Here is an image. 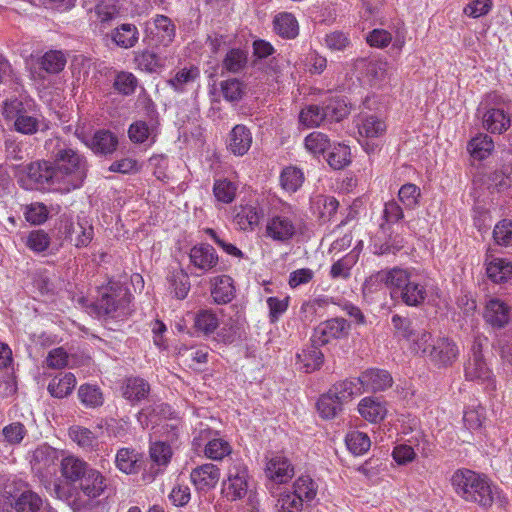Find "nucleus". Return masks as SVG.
Segmentation results:
<instances>
[{
  "label": "nucleus",
  "mask_w": 512,
  "mask_h": 512,
  "mask_svg": "<svg viewBox=\"0 0 512 512\" xmlns=\"http://www.w3.org/2000/svg\"><path fill=\"white\" fill-rule=\"evenodd\" d=\"M44 147L62 180V192L80 188L88 171L86 157L59 137L48 139Z\"/></svg>",
  "instance_id": "obj_1"
},
{
  "label": "nucleus",
  "mask_w": 512,
  "mask_h": 512,
  "mask_svg": "<svg viewBox=\"0 0 512 512\" xmlns=\"http://www.w3.org/2000/svg\"><path fill=\"white\" fill-rule=\"evenodd\" d=\"M370 279L384 283L394 295H399L407 306L419 307L427 298L425 279L413 271L394 267L389 270H381Z\"/></svg>",
  "instance_id": "obj_2"
},
{
  "label": "nucleus",
  "mask_w": 512,
  "mask_h": 512,
  "mask_svg": "<svg viewBox=\"0 0 512 512\" xmlns=\"http://www.w3.org/2000/svg\"><path fill=\"white\" fill-rule=\"evenodd\" d=\"M450 481L455 494L465 502L485 510L492 507L495 492L491 480L485 474L461 468L454 471Z\"/></svg>",
  "instance_id": "obj_3"
},
{
  "label": "nucleus",
  "mask_w": 512,
  "mask_h": 512,
  "mask_svg": "<svg viewBox=\"0 0 512 512\" xmlns=\"http://www.w3.org/2000/svg\"><path fill=\"white\" fill-rule=\"evenodd\" d=\"M132 295L129 289L119 281H109L99 288L97 300L93 304L99 318L124 319L131 313Z\"/></svg>",
  "instance_id": "obj_4"
},
{
  "label": "nucleus",
  "mask_w": 512,
  "mask_h": 512,
  "mask_svg": "<svg viewBox=\"0 0 512 512\" xmlns=\"http://www.w3.org/2000/svg\"><path fill=\"white\" fill-rule=\"evenodd\" d=\"M25 177L20 178L21 186L27 190H55L62 192V180L54 162L39 160L24 167Z\"/></svg>",
  "instance_id": "obj_5"
},
{
  "label": "nucleus",
  "mask_w": 512,
  "mask_h": 512,
  "mask_svg": "<svg viewBox=\"0 0 512 512\" xmlns=\"http://www.w3.org/2000/svg\"><path fill=\"white\" fill-rule=\"evenodd\" d=\"M6 493L12 497L15 512H39L43 506L42 498L20 479L7 483Z\"/></svg>",
  "instance_id": "obj_6"
},
{
  "label": "nucleus",
  "mask_w": 512,
  "mask_h": 512,
  "mask_svg": "<svg viewBox=\"0 0 512 512\" xmlns=\"http://www.w3.org/2000/svg\"><path fill=\"white\" fill-rule=\"evenodd\" d=\"M176 37V25L166 15L157 14L146 23V40L152 48L168 47Z\"/></svg>",
  "instance_id": "obj_7"
},
{
  "label": "nucleus",
  "mask_w": 512,
  "mask_h": 512,
  "mask_svg": "<svg viewBox=\"0 0 512 512\" xmlns=\"http://www.w3.org/2000/svg\"><path fill=\"white\" fill-rule=\"evenodd\" d=\"M249 489V474L245 464L233 463L228 471L227 477L222 483V492L229 501H236L244 498Z\"/></svg>",
  "instance_id": "obj_8"
},
{
  "label": "nucleus",
  "mask_w": 512,
  "mask_h": 512,
  "mask_svg": "<svg viewBox=\"0 0 512 512\" xmlns=\"http://www.w3.org/2000/svg\"><path fill=\"white\" fill-rule=\"evenodd\" d=\"M350 325L344 318H332L320 323L312 335L311 341L319 346L328 344L333 339L348 335Z\"/></svg>",
  "instance_id": "obj_9"
},
{
  "label": "nucleus",
  "mask_w": 512,
  "mask_h": 512,
  "mask_svg": "<svg viewBox=\"0 0 512 512\" xmlns=\"http://www.w3.org/2000/svg\"><path fill=\"white\" fill-rule=\"evenodd\" d=\"M459 356L456 343L448 337H439L432 341L428 358L438 368L452 366Z\"/></svg>",
  "instance_id": "obj_10"
},
{
  "label": "nucleus",
  "mask_w": 512,
  "mask_h": 512,
  "mask_svg": "<svg viewBox=\"0 0 512 512\" xmlns=\"http://www.w3.org/2000/svg\"><path fill=\"white\" fill-rule=\"evenodd\" d=\"M220 469L212 463H206L195 467L190 478L198 491L207 492L216 487L220 480Z\"/></svg>",
  "instance_id": "obj_11"
},
{
  "label": "nucleus",
  "mask_w": 512,
  "mask_h": 512,
  "mask_svg": "<svg viewBox=\"0 0 512 512\" xmlns=\"http://www.w3.org/2000/svg\"><path fill=\"white\" fill-rule=\"evenodd\" d=\"M58 460V451L47 445H41L36 448L32 458V468L41 477H46L55 472L56 462Z\"/></svg>",
  "instance_id": "obj_12"
},
{
  "label": "nucleus",
  "mask_w": 512,
  "mask_h": 512,
  "mask_svg": "<svg viewBox=\"0 0 512 512\" xmlns=\"http://www.w3.org/2000/svg\"><path fill=\"white\" fill-rule=\"evenodd\" d=\"M296 232L292 220L284 215L270 217L266 224V236L278 242L289 241Z\"/></svg>",
  "instance_id": "obj_13"
},
{
  "label": "nucleus",
  "mask_w": 512,
  "mask_h": 512,
  "mask_svg": "<svg viewBox=\"0 0 512 512\" xmlns=\"http://www.w3.org/2000/svg\"><path fill=\"white\" fill-rule=\"evenodd\" d=\"M364 392L384 391L392 386L393 379L390 373L381 369H369L359 376Z\"/></svg>",
  "instance_id": "obj_14"
},
{
  "label": "nucleus",
  "mask_w": 512,
  "mask_h": 512,
  "mask_svg": "<svg viewBox=\"0 0 512 512\" xmlns=\"http://www.w3.org/2000/svg\"><path fill=\"white\" fill-rule=\"evenodd\" d=\"M252 140L250 129L243 124H237L228 135L227 149L235 156H243L251 148Z\"/></svg>",
  "instance_id": "obj_15"
},
{
  "label": "nucleus",
  "mask_w": 512,
  "mask_h": 512,
  "mask_svg": "<svg viewBox=\"0 0 512 512\" xmlns=\"http://www.w3.org/2000/svg\"><path fill=\"white\" fill-rule=\"evenodd\" d=\"M189 258L193 266L203 272L212 270L218 264V255L209 244H199L192 247Z\"/></svg>",
  "instance_id": "obj_16"
},
{
  "label": "nucleus",
  "mask_w": 512,
  "mask_h": 512,
  "mask_svg": "<svg viewBox=\"0 0 512 512\" xmlns=\"http://www.w3.org/2000/svg\"><path fill=\"white\" fill-rule=\"evenodd\" d=\"M465 378L469 381L487 383L492 390L496 388L492 371L487 366L484 358H479V356L469 358L465 365Z\"/></svg>",
  "instance_id": "obj_17"
},
{
  "label": "nucleus",
  "mask_w": 512,
  "mask_h": 512,
  "mask_svg": "<svg viewBox=\"0 0 512 512\" xmlns=\"http://www.w3.org/2000/svg\"><path fill=\"white\" fill-rule=\"evenodd\" d=\"M510 306L498 298L490 299L485 307V321L494 328L505 327L510 319Z\"/></svg>",
  "instance_id": "obj_18"
},
{
  "label": "nucleus",
  "mask_w": 512,
  "mask_h": 512,
  "mask_svg": "<svg viewBox=\"0 0 512 512\" xmlns=\"http://www.w3.org/2000/svg\"><path fill=\"white\" fill-rule=\"evenodd\" d=\"M324 362V355L319 349V345L312 344L302 349L296 355L295 365L298 370L305 373H312L322 366Z\"/></svg>",
  "instance_id": "obj_19"
},
{
  "label": "nucleus",
  "mask_w": 512,
  "mask_h": 512,
  "mask_svg": "<svg viewBox=\"0 0 512 512\" xmlns=\"http://www.w3.org/2000/svg\"><path fill=\"white\" fill-rule=\"evenodd\" d=\"M355 68L360 71L370 85H377L386 77L387 63L380 60L359 58L355 62Z\"/></svg>",
  "instance_id": "obj_20"
},
{
  "label": "nucleus",
  "mask_w": 512,
  "mask_h": 512,
  "mask_svg": "<svg viewBox=\"0 0 512 512\" xmlns=\"http://www.w3.org/2000/svg\"><path fill=\"white\" fill-rule=\"evenodd\" d=\"M139 35L138 28L131 23H122L108 34L111 41L123 49L133 48L138 43Z\"/></svg>",
  "instance_id": "obj_21"
},
{
  "label": "nucleus",
  "mask_w": 512,
  "mask_h": 512,
  "mask_svg": "<svg viewBox=\"0 0 512 512\" xmlns=\"http://www.w3.org/2000/svg\"><path fill=\"white\" fill-rule=\"evenodd\" d=\"M266 474L276 483H286L293 477L294 468L287 458L276 455L267 463Z\"/></svg>",
  "instance_id": "obj_22"
},
{
  "label": "nucleus",
  "mask_w": 512,
  "mask_h": 512,
  "mask_svg": "<svg viewBox=\"0 0 512 512\" xmlns=\"http://www.w3.org/2000/svg\"><path fill=\"white\" fill-rule=\"evenodd\" d=\"M115 464L120 471L135 474L142 468V455L133 448H121L117 451Z\"/></svg>",
  "instance_id": "obj_23"
},
{
  "label": "nucleus",
  "mask_w": 512,
  "mask_h": 512,
  "mask_svg": "<svg viewBox=\"0 0 512 512\" xmlns=\"http://www.w3.org/2000/svg\"><path fill=\"white\" fill-rule=\"evenodd\" d=\"M263 216L261 208L252 205L240 206L234 216V222L241 230L252 231L259 225Z\"/></svg>",
  "instance_id": "obj_24"
},
{
  "label": "nucleus",
  "mask_w": 512,
  "mask_h": 512,
  "mask_svg": "<svg viewBox=\"0 0 512 512\" xmlns=\"http://www.w3.org/2000/svg\"><path fill=\"white\" fill-rule=\"evenodd\" d=\"M79 481L82 492L90 498L100 496L106 487L104 476L92 467H89Z\"/></svg>",
  "instance_id": "obj_25"
},
{
  "label": "nucleus",
  "mask_w": 512,
  "mask_h": 512,
  "mask_svg": "<svg viewBox=\"0 0 512 512\" xmlns=\"http://www.w3.org/2000/svg\"><path fill=\"white\" fill-rule=\"evenodd\" d=\"M95 154H112L118 146V138L108 130H99L86 143Z\"/></svg>",
  "instance_id": "obj_26"
},
{
  "label": "nucleus",
  "mask_w": 512,
  "mask_h": 512,
  "mask_svg": "<svg viewBox=\"0 0 512 512\" xmlns=\"http://www.w3.org/2000/svg\"><path fill=\"white\" fill-rule=\"evenodd\" d=\"M89 467L87 462L73 455L64 457L60 462L62 476L71 483L79 481Z\"/></svg>",
  "instance_id": "obj_27"
},
{
  "label": "nucleus",
  "mask_w": 512,
  "mask_h": 512,
  "mask_svg": "<svg viewBox=\"0 0 512 512\" xmlns=\"http://www.w3.org/2000/svg\"><path fill=\"white\" fill-rule=\"evenodd\" d=\"M358 411L365 420L371 423L382 421L387 414L385 405L373 397L363 398L358 404Z\"/></svg>",
  "instance_id": "obj_28"
},
{
  "label": "nucleus",
  "mask_w": 512,
  "mask_h": 512,
  "mask_svg": "<svg viewBox=\"0 0 512 512\" xmlns=\"http://www.w3.org/2000/svg\"><path fill=\"white\" fill-rule=\"evenodd\" d=\"M233 280L227 275L217 276L213 280L211 296L215 303L226 304L234 298Z\"/></svg>",
  "instance_id": "obj_29"
},
{
  "label": "nucleus",
  "mask_w": 512,
  "mask_h": 512,
  "mask_svg": "<svg viewBox=\"0 0 512 512\" xmlns=\"http://www.w3.org/2000/svg\"><path fill=\"white\" fill-rule=\"evenodd\" d=\"M328 392L342 404L350 401L353 396L363 393L359 377L335 383Z\"/></svg>",
  "instance_id": "obj_30"
},
{
  "label": "nucleus",
  "mask_w": 512,
  "mask_h": 512,
  "mask_svg": "<svg viewBox=\"0 0 512 512\" xmlns=\"http://www.w3.org/2000/svg\"><path fill=\"white\" fill-rule=\"evenodd\" d=\"M150 392L149 383L140 377H130L125 381L123 397L130 402H139L145 399Z\"/></svg>",
  "instance_id": "obj_31"
},
{
  "label": "nucleus",
  "mask_w": 512,
  "mask_h": 512,
  "mask_svg": "<svg viewBox=\"0 0 512 512\" xmlns=\"http://www.w3.org/2000/svg\"><path fill=\"white\" fill-rule=\"evenodd\" d=\"M69 436L84 451L92 452L98 450V437L88 428L72 426L69 428Z\"/></svg>",
  "instance_id": "obj_32"
},
{
  "label": "nucleus",
  "mask_w": 512,
  "mask_h": 512,
  "mask_svg": "<svg viewBox=\"0 0 512 512\" xmlns=\"http://www.w3.org/2000/svg\"><path fill=\"white\" fill-rule=\"evenodd\" d=\"M76 385L74 374L68 372L54 377L48 384V391L51 396L56 398H64L68 396Z\"/></svg>",
  "instance_id": "obj_33"
},
{
  "label": "nucleus",
  "mask_w": 512,
  "mask_h": 512,
  "mask_svg": "<svg viewBox=\"0 0 512 512\" xmlns=\"http://www.w3.org/2000/svg\"><path fill=\"white\" fill-rule=\"evenodd\" d=\"M386 128L385 121L376 115L363 116L360 119V123H358L359 134L367 138L382 136Z\"/></svg>",
  "instance_id": "obj_34"
},
{
  "label": "nucleus",
  "mask_w": 512,
  "mask_h": 512,
  "mask_svg": "<svg viewBox=\"0 0 512 512\" xmlns=\"http://www.w3.org/2000/svg\"><path fill=\"white\" fill-rule=\"evenodd\" d=\"M486 274L494 283H504L512 277V264L504 259L495 258L487 264Z\"/></svg>",
  "instance_id": "obj_35"
},
{
  "label": "nucleus",
  "mask_w": 512,
  "mask_h": 512,
  "mask_svg": "<svg viewBox=\"0 0 512 512\" xmlns=\"http://www.w3.org/2000/svg\"><path fill=\"white\" fill-rule=\"evenodd\" d=\"M483 125L491 133H502L510 125V119L503 110L492 108L483 116Z\"/></svg>",
  "instance_id": "obj_36"
},
{
  "label": "nucleus",
  "mask_w": 512,
  "mask_h": 512,
  "mask_svg": "<svg viewBox=\"0 0 512 512\" xmlns=\"http://www.w3.org/2000/svg\"><path fill=\"white\" fill-rule=\"evenodd\" d=\"M494 149L492 138L487 134H479L468 143V151L477 160L487 158Z\"/></svg>",
  "instance_id": "obj_37"
},
{
  "label": "nucleus",
  "mask_w": 512,
  "mask_h": 512,
  "mask_svg": "<svg viewBox=\"0 0 512 512\" xmlns=\"http://www.w3.org/2000/svg\"><path fill=\"white\" fill-rule=\"evenodd\" d=\"M274 29L283 38L293 39L298 35V22L291 13H281L274 19Z\"/></svg>",
  "instance_id": "obj_38"
},
{
  "label": "nucleus",
  "mask_w": 512,
  "mask_h": 512,
  "mask_svg": "<svg viewBox=\"0 0 512 512\" xmlns=\"http://www.w3.org/2000/svg\"><path fill=\"white\" fill-rule=\"evenodd\" d=\"M219 326L217 314L210 309H202L195 314L194 328L204 335L212 334Z\"/></svg>",
  "instance_id": "obj_39"
},
{
  "label": "nucleus",
  "mask_w": 512,
  "mask_h": 512,
  "mask_svg": "<svg viewBox=\"0 0 512 512\" xmlns=\"http://www.w3.org/2000/svg\"><path fill=\"white\" fill-rule=\"evenodd\" d=\"M135 62L139 69L149 73L156 72L164 67V58L149 49L137 52Z\"/></svg>",
  "instance_id": "obj_40"
},
{
  "label": "nucleus",
  "mask_w": 512,
  "mask_h": 512,
  "mask_svg": "<svg viewBox=\"0 0 512 512\" xmlns=\"http://www.w3.org/2000/svg\"><path fill=\"white\" fill-rule=\"evenodd\" d=\"M358 261V254L350 252L332 264L330 276L332 279L346 280L351 276V270Z\"/></svg>",
  "instance_id": "obj_41"
},
{
  "label": "nucleus",
  "mask_w": 512,
  "mask_h": 512,
  "mask_svg": "<svg viewBox=\"0 0 512 512\" xmlns=\"http://www.w3.org/2000/svg\"><path fill=\"white\" fill-rule=\"evenodd\" d=\"M78 397L87 408H96L103 405L104 397L97 385L83 384L78 389Z\"/></svg>",
  "instance_id": "obj_42"
},
{
  "label": "nucleus",
  "mask_w": 512,
  "mask_h": 512,
  "mask_svg": "<svg viewBox=\"0 0 512 512\" xmlns=\"http://www.w3.org/2000/svg\"><path fill=\"white\" fill-rule=\"evenodd\" d=\"M168 282L171 291L177 299H185L190 291V281L188 274L182 270H175L171 272L168 277Z\"/></svg>",
  "instance_id": "obj_43"
},
{
  "label": "nucleus",
  "mask_w": 512,
  "mask_h": 512,
  "mask_svg": "<svg viewBox=\"0 0 512 512\" xmlns=\"http://www.w3.org/2000/svg\"><path fill=\"white\" fill-rule=\"evenodd\" d=\"M322 106L327 122H339L349 114V108L343 99L332 98Z\"/></svg>",
  "instance_id": "obj_44"
},
{
  "label": "nucleus",
  "mask_w": 512,
  "mask_h": 512,
  "mask_svg": "<svg viewBox=\"0 0 512 512\" xmlns=\"http://www.w3.org/2000/svg\"><path fill=\"white\" fill-rule=\"evenodd\" d=\"M138 85V79L131 72L127 71H119L116 73L113 88L117 93L123 96L132 95Z\"/></svg>",
  "instance_id": "obj_45"
},
{
  "label": "nucleus",
  "mask_w": 512,
  "mask_h": 512,
  "mask_svg": "<svg viewBox=\"0 0 512 512\" xmlns=\"http://www.w3.org/2000/svg\"><path fill=\"white\" fill-rule=\"evenodd\" d=\"M313 205L318 210L319 219L322 222H327L335 215L339 202L335 197L319 195L314 200Z\"/></svg>",
  "instance_id": "obj_46"
},
{
  "label": "nucleus",
  "mask_w": 512,
  "mask_h": 512,
  "mask_svg": "<svg viewBox=\"0 0 512 512\" xmlns=\"http://www.w3.org/2000/svg\"><path fill=\"white\" fill-rule=\"evenodd\" d=\"M26 246L35 253H42L49 249L51 237L43 229L32 230L28 233L25 241Z\"/></svg>",
  "instance_id": "obj_47"
},
{
  "label": "nucleus",
  "mask_w": 512,
  "mask_h": 512,
  "mask_svg": "<svg viewBox=\"0 0 512 512\" xmlns=\"http://www.w3.org/2000/svg\"><path fill=\"white\" fill-rule=\"evenodd\" d=\"M66 64V58L61 51L51 50L46 52L41 60V68L47 73L56 74L62 71Z\"/></svg>",
  "instance_id": "obj_48"
},
{
  "label": "nucleus",
  "mask_w": 512,
  "mask_h": 512,
  "mask_svg": "<svg viewBox=\"0 0 512 512\" xmlns=\"http://www.w3.org/2000/svg\"><path fill=\"white\" fill-rule=\"evenodd\" d=\"M303 172L296 167H286L280 175L282 187L288 192H296L303 184Z\"/></svg>",
  "instance_id": "obj_49"
},
{
  "label": "nucleus",
  "mask_w": 512,
  "mask_h": 512,
  "mask_svg": "<svg viewBox=\"0 0 512 512\" xmlns=\"http://www.w3.org/2000/svg\"><path fill=\"white\" fill-rule=\"evenodd\" d=\"M347 448L354 455H361L367 452L371 446L370 438L360 431H351L346 435Z\"/></svg>",
  "instance_id": "obj_50"
},
{
  "label": "nucleus",
  "mask_w": 512,
  "mask_h": 512,
  "mask_svg": "<svg viewBox=\"0 0 512 512\" xmlns=\"http://www.w3.org/2000/svg\"><path fill=\"white\" fill-rule=\"evenodd\" d=\"M237 185L228 179L215 180L213 193L219 202L229 204L236 196Z\"/></svg>",
  "instance_id": "obj_51"
},
{
  "label": "nucleus",
  "mask_w": 512,
  "mask_h": 512,
  "mask_svg": "<svg viewBox=\"0 0 512 512\" xmlns=\"http://www.w3.org/2000/svg\"><path fill=\"white\" fill-rule=\"evenodd\" d=\"M342 405L338 399L327 392L319 398L317 409L322 418L332 419L342 410Z\"/></svg>",
  "instance_id": "obj_52"
},
{
  "label": "nucleus",
  "mask_w": 512,
  "mask_h": 512,
  "mask_svg": "<svg viewBox=\"0 0 512 512\" xmlns=\"http://www.w3.org/2000/svg\"><path fill=\"white\" fill-rule=\"evenodd\" d=\"M232 451L230 444L221 438H213L209 440L204 448V454L211 460H222Z\"/></svg>",
  "instance_id": "obj_53"
},
{
  "label": "nucleus",
  "mask_w": 512,
  "mask_h": 512,
  "mask_svg": "<svg viewBox=\"0 0 512 512\" xmlns=\"http://www.w3.org/2000/svg\"><path fill=\"white\" fill-rule=\"evenodd\" d=\"M200 75L197 67L184 68L179 70L168 84L177 92H183L185 86L194 82Z\"/></svg>",
  "instance_id": "obj_54"
},
{
  "label": "nucleus",
  "mask_w": 512,
  "mask_h": 512,
  "mask_svg": "<svg viewBox=\"0 0 512 512\" xmlns=\"http://www.w3.org/2000/svg\"><path fill=\"white\" fill-rule=\"evenodd\" d=\"M295 495L302 498V502L311 501L316 496V484L309 476H301L299 477L293 484L292 490H290Z\"/></svg>",
  "instance_id": "obj_55"
},
{
  "label": "nucleus",
  "mask_w": 512,
  "mask_h": 512,
  "mask_svg": "<svg viewBox=\"0 0 512 512\" xmlns=\"http://www.w3.org/2000/svg\"><path fill=\"white\" fill-rule=\"evenodd\" d=\"M328 164L336 170L342 169L350 163V149L347 145L337 144L327 153Z\"/></svg>",
  "instance_id": "obj_56"
},
{
  "label": "nucleus",
  "mask_w": 512,
  "mask_h": 512,
  "mask_svg": "<svg viewBox=\"0 0 512 512\" xmlns=\"http://www.w3.org/2000/svg\"><path fill=\"white\" fill-rule=\"evenodd\" d=\"M275 507L278 512H300L303 509L302 498L287 490L279 495Z\"/></svg>",
  "instance_id": "obj_57"
},
{
  "label": "nucleus",
  "mask_w": 512,
  "mask_h": 512,
  "mask_svg": "<svg viewBox=\"0 0 512 512\" xmlns=\"http://www.w3.org/2000/svg\"><path fill=\"white\" fill-rule=\"evenodd\" d=\"M247 64V54L241 49H231L223 60V68L231 73L242 71Z\"/></svg>",
  "instance_id": "obj_58"
},
{
  "label": "nucleus",
  "mask_w": 512,
  "mask_h": 512,
  "mask_svg": "<svg viewBox=\"0 0 512 512\" xmlns=\"http://www.w3.org/2000/svg\"><path fill=\"white\" fill-rule=\"evenodd\" d=\"M300 122L307 127H315L325 122L323 106L309 105L302 109L299 115Z\"/></svg>",
  "instance_id": "obj_59"
},
{
  "label": "nucleus",
  "mask_w": 512,
  "mask_h": 512,
  "mask_svg": "<svg viewBox=\"0 0 512 512\" xmlns=\"http://www.w3.org/2000/svg\"><path fill=\"white\" fill-rule=\"evenodd\" d=\"M150 458L157 466H166L172 457V449L166 442H155L150 445Z\"/></svg>",
  "instance_id": "obj_60"
},
{
  "label": "nucleus",
  "mask_w": 512,
  "mask_h": 512,
  "mask_svg": "<svg viewBox=\"0 0 512 512\" xmlns=\"http://www.w3.org/2000/svg\"><path fill=\"white\" fill-rule=\"evenodd\" d=\"M324 45L331 51L343 52L350 47L351 40L347 33L335 30L325 35Z\"/></svg>",
  "instance_id": "obj_61"
},
{
  "label": "nucleus",
  "mask_w": 512,
  "mask_h": 512,
  "mask_svg": "<svg viewBox=\"0 0 512 512\" xmlns=\"http://www.w3.org/2000/svg\"><path fill=\"white\" fill-rule=\"evenodd\" d=\"M493 239L497 245L512 246V220L502 219L493 230Z\"/></svg>",
  "instance_id": "obj_62"
},
{
  "label": "nucleus",
  "mask_w": 512,
  "mask_h": 512,
  "mask_svg": "<svg viewBox=\"0 0 512 512\" xmlns=\"http://www.w3.org/2000/svg\"><path fill=\"white\" fill-rule=\"evenodd\" d=\"M245 85L238 79H228L221 82V91L225 100L230 102H237L242 99L244 95Z\"/></svg>",
  "instance_id": "obj_63"
},
{
  "label": "nucleus",
  "mask_w": 512,
  "mask_h": 512,
  "mask_svg": "<svg viewBox=\"0 0 512 512\" xmlns=\"http://www.w3.org/2000/svg\"><path fill=\"white\" fill-rule=\"evenodd\" d=\"M25 219L33 225H41L45 223L49 217V211L45 204L35 202L26 207Z\"/></svg>",
  "instance_id": "obj_64"
}]
</instances>
